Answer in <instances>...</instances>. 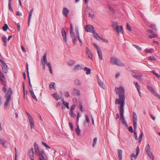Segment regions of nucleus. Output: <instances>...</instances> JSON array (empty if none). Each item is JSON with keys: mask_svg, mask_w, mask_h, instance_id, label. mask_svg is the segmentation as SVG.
<instances>
[{"mask_svg": "<svg viewBox=\"0 0 160 160\" xmlns=\"http://www.w3.org/2000/svg\"><path fill=\"white\" fill-rule=\"evenodd\" d=\"M30 92L32 97L36 101H37V99L35 95H34L33 91L31 89L30 90Z\"/></svg>", "mask_w": 160, "mask_h": 160, "instance_id": "26", "label": "nucleus"}, {"mask_svg": "<svg viewBox=\"0 0 160 160\" xmlns=\"http://www.w3.org/2000/svg\"><path fill=\"white\" fill-rule=\"evenodd\" d=\"M42 144L43 145H44L46 148H48V149H49L50 148V147H49V146L47 145L46 143H45L43 142H42Z\"/></svg>", "mask_w": 160, "mask_h": 160, "instance_id": "58", "label": "nucleus"}, {"mask_svg": "<svg viewBox=\"0 0 160 160\" xmlns=\"http://www.w3.org/2000/svg\"><path fill=\"white\" fill-rule=\"evenodd\" d=\"M97 141V138L96 137L94 138L93 140V143L92 144V146L94 147L95 145L96 144V142Z\"/></svg>", "mask_w": 160, "mask_h": 160, "instance_id": "40", "label": "nucleus"}, {"mask_svg": "<svg viewBox=\"0 0 160 160\" xmlns=\"http://www.w3.org/2000/svg\"><path fill=\"white\" fill-rule=\"evenodd\" d=\"M133 83H134V84L135 85V87L138 90V91L139 93V95H140V97H141V92H140V86L138 85V82H136L134 81L133 82Z\"/></svg>", "mask_w": 160, "mask_h": 160, "instance_id": "14", "label": "nucleus"}, {"mask_svg": "<svg viewBox=\"0 0 160 160\" xmlns=\"http://www.w3.org/2000/svg\"><path fill=\"white\" fill-rule=\"evenodd\" d=\"M149 27L151 28H154L156 29L155 28L156 26L154 24H150L149 25Z\"/></svg>", "mask_w": 160, "mask_h": 160, "instance_id": "55", "label": "nucleus"}, {"mask_svg": "<svg viewBox=\"0 0 160 160\" xmlns=\"http://www.w3.org/2000/svg\"><path fill=\"white\" fill-rule=\"evenodd\" d=\"M2 41H3V42L4 43V45H5V46H6V43L7 41V39L6 37L5 36L3 35L2 36Z\"/></svg>", "mask_w": 160, "mask_h": 160, "instance_id": "28", "label": "nucleus"}, {"mask_svg": "<svg viewBox=\"0 0 160 160\" xmlns=\"http://www.w3.org/2000/svg\"><path fill=\"white\" fill-rule=\"evenodd\" d=\"M0 80L2 82H4L5 81V78L2 74L1 72H0Z\"/></svg>", "mask_w": 160, "mask_h": 160, "instance_id": "23", "label": "nucleus"}, {"mask_svg": "<svg viewBox=\"0 0 160 160\" xmlns=\"http://www.w3.org/2000/svg\"><path fill=\"white\" fill-rule=\"evenodd\" d=\"M54 84H55V83L54 82H51V83L50 84H49V88H53V89H54Z\"/></svg>", "mask_w": 160, "mask_h": 160, "instance_id": "47", "label": "nucleus"}, {"mask_svg": "<svg viewBox=\"0 0 160 160\" xmlns=\"http://www.w3.org/2000/svg\"><path fill=\"white\" fill-rule=\"evenodd\" d=\"M142 76L141 75H134V78H136L137 80H139L141 78Z\"/></svg>", "mask_w": 160, "mask_h": 160, "instance_id": "39", "label": "nucleus"}, {"mask_svg": "<svg viewBox=\"0 0 160 160\" xmlns=\"http://www.w3.org/2000/svg\"><path fill=\"white\" fill-rule=\"evenodd\" d=\"M72 94L74 96H78L80 95V91L75 88L73 90Z\"/></svg>", "mask_w": 160, "mask_h": 160, "instance_id": "16", "label": "nucleus"}, {"mask_svg": "<svg viewBox=\"0 0 160 160\" xmlns=\"http://www.w3.org/2000/svg\"><path fill=\"white\" fill-rule=\"evenodd\" d=\"M97 52L98 55L99 56V58L101 60H102L103 59V57L102 55V52L101 50H99Z\"/></svg>", "mask_w": 160, "mask_h": 160, "instance_id": "24", "label": "nucleus"}, {"mask_svg": "<svg viewBox=\"0 0 160 160\" xmlns=\"http://www.w3.org/2000/svg\"><path fill=\"white\" fill-rule=\"evenodd\" d=\"M85 30L87 32H92V33L94 30L93 27L90 25H87L85 27Z\"/></svg>", "mask_w": 160, "mask_h": 160, "instance_id": "8", "label": "nucleus"}, {"mask_svg": "<svg viewBox=\"0 0 160 160\" xmlns=\"http://www.w3.org/2000/svg\"><path fill=\"white\" fill-rule=\"evenodd\" d=\"M98 38L99 39V40L100 41L101 40H102L103 41L105 42H108V41H107V39H105L101 37L100 36V38Z\"/></svg>", "mask_w": 160, "mask_h": 160, "instance_id": "51", "label": "nucleus"}, {"mask_svg": "<svg viewBox=\"0 0 160 160\" xmlns=\"http://www.w3.org/2000/svg\"><path fill=\"white\" fill-rule=\"evenodd\" d=\"M47 65L49 68V71H50V73L51 74L52 73V67L51 66V63H47Z\"/></svg>", "mask_w": 160, "mask_h": 160, "instance_id": "36", "label": "nucleus"}, {"mask_svg": "<svg viewBox=\"0 0 160 160\" xmlns=\"http://www.w3.org/2000/svg\"><path fill=\"white\" fill-rule=\"evenodd\" d=\"M122 151L121 150H118V154L119 159L121 160L122 159Z\"/></svg>", "mask_w": 160, "mask_h": 160, "instance_id": "22", "label": "nucleus"}, {"mask_svg": "<svg viewBox=\"0 0 160 160\" xmlns=\"http://www.w3.org/2000/svg\"><path fill=\"white\" fill-rule=\"evenodd\" d=\"M156 36V35L155 34H152L151 35H150L149 36V38H155Z\"/></svg>", "mask_w": 160, "mask_h": 160, "instance_id": "54", "label": "nucleus"}, {"mask_svg": "<svg viewBox=\"0 0 160 160\" xmlns=\"http://www.w3.org/2000/svg\"><path fill=\"white\" fill-rule=\"evenodd\" d=\"M34 146L35 150L39 149L38 146V145L37 144V143L36 142H35L34 143Z\"/></svg>", "mask_w": 160, "mask_h": 160, "instance_id": "59", "label": "nucleus"}, {"mask_svg": "<svg viewBox=\"0 0 160 160\" xmlns=\"http://www.w3.org/2000/svg\"><path fill=\"white\" fill-rule=\"evenodd\" d=\"M136 155L135 154H132L131 155V158L132 160H134L137 158L139 152V149L138 147L136 149Z\"/></svg>", "mask_w": 160, "mask_h": 160, "instance_id": "9", "label": "nucleus"}, {"mask_svg": "<svg viewBox=\"0 0 160 160\" xmlns=\"http://www.w3.org/2000/svg\"><path fill=\"white\" fill-rule=\"evenodd\" d=\"M74 82L76 85L78 86L81 85V82L78 79H76L74 81Z\"/></svg>", "mask_w": 160, "mask_h": 160, "instance_id": "29", "label": "nucleus"}, {"mask_svg": "<svg viewBox=\"0 0 160 160\" xmlns=\"http://www.w3.org/2000/svg\"><path fill=\"white\" fill-rule=\"evenodd\" d=\"M62 101L63 104L66 107L68 108L69 109V103L68 102H65L63 99H62Z\"/></svg>", "mask_w": 160, "mask_h": 160, "instance_id": "31", "label": "nucleus"}, {"mask_svg": "<svg viewBox=\"0 0 160 160\" xmlns=\"http://www.w3.org/2000/svg\"><path fill=\"white\" fill-rule=\"evenodd\" d=\"M65 96L66 97H68L70 96L69 92H64Z\"/></svg>", "mask_w": 160, "mask_h": 160, "instance_id": "53", "label": "nucleus"}, {"mask_svg": "<svg viewBox=\"0 0 160 160\" xmlns=\"http://www.w3.org/2000/svg\"><path fill=\"white\" fill-rule=\"evenodd\" d=\"M41 152H40L39 149H35V153L36 154L39 155V154H41Z\"/></svg>", "mask_w": 160, "mask_h": 160, "instance_id": "42", "label": "nucleus"}, {"mask_svg": "<svg viewBox=\"0 0 160 160\" xmlns=\"http://www.w3.org/2000/svg\"><path fill=\"white\" fill-rule=\"evenodd\" d=\"M39 160H47V157L44 153L41 152V154H39Z\"/></svg>", "mask_w": 160, "mask_h": 160, "instance_id": "12", "label": "nucleus"}, {"mask_svg": "<svg viewBox=\"0 0 160 160\" xmlns=\"http://www.w3.org/2000/svg\"><path fill=\"white\" fill-rule=\"evenodd\" d=\"M28 118L30 122L31 128L32 129L34 127V122L33 118L31 116L28 117Z\"/></svg>", "mask_w": 160, "mask_h": 160, "instance_id": "13", "label": "nucleus"}, {"mask_svg": "<svg viewBox=\"0 0 160 160\" xmlns=\"http://www.w3.org/2000/svg\"><path fill=\"white\" fill-rule=\"evenodd\" d=\"M30 158L31 160H33L34 159L33 155L34 154L33 149V148H31L29 151Z\"/></svg>", "mask_w": 160, "mask_h": 160, "instance_id": "18", "label": "nucleus"}, {"mask_svg": "<svg viewBox=\"0 0 160 160\" xmlns=\"http://www.w3.org/2000/svg\"><path fill=\"white\" fill-rule=\"evenodd\" d=\"M75 105H72L71 107V110L70 112L73 111V110L75 108Z\"/></svg>", "mask_w": 160, "mask_h": 160, "instance_id": "60", "label": "nucleus"}, {"mask_svg": "<svg viewBox=\"0 0 160 160\" xmlns=\"http://www.w3.org/2000/svg\"><path fill=\"white\" fill-rule=\"evenodd\" d=\"M47 54L45 53L44 55L42 56L41 59V63H46L47 62V60L46 58Z\"/></svg>", "mask_w": 160, "mask_h": 160, "instance_id": "20", "label": "nucleus"}, {"mask_svg": "<svg viewBox=\"0 0 160 160\" xmlns=\"http://www.w3.org/2000/svg\"><path fill=\"white\" fill-rule=\"evenodd\" d=\"M2 91L6 93L5 97L6 99V102L5 103V107H6L8 104L10 99V90L8 89L7 91L5 88H3Z\"/></svg>", "mask_w": 160, "mask_h": 160, "instance_id": "2", "label": "nucleus"}, {"mask_svg": "<svg viewBox=\"0 0 160 160\" xmlns=\"http://www.w3.org/2000/svg\"><path fill=\"white\" fill-rule=\"evenodd\" d=\"M83 68L82 66L80 65H76L73 69L74 71H76L80 70H82Z\"/></svg>", "mask_w": 160, "mask_h": 160, "instance_id": "19", "label": "nucleus"}, {"mask_svg": "<svg viewBox=\"0 0 160 160\" xmlns=\"http://www.w3.org/2000/svg\"><path fill=\"white\" fill-rule=\"evenodd\" d=\"M69 10L66 8H65L63 10V15L65 17H67L68 16V14L69 13Z\"/></svg>", "mask_w": 160, "mask_h": 160, "instance_id": "15", "label": "nucleus"}, {"mask_svg": "<svg viewBox=\"0 0 160 160\" xmlns=\"http://www.w3.org/2000/svg\"><path fill=\"white\" fill-rule=\"evenodd\" d=\"M80 117V114L79 112L78 113L77 116V122L78 121L79 119V117Z\"/></svg>", "mask_w": 160, "mask_h": 160, "instance_id": "62", "label": "nucleus"}, {"mask_svg": "<svg viewBox=\"0 0 160 160\" xmlns=\"http://www.w3.org/2000/svg\"><path fill=\"white\" fill-rule=\"evenodd\" d=\"M93 45L94 46V47H95V48L97 49V51L99 50H101L98 46V45L95 43H93Z\"/></svg>", "mask_w": 160, "mask_h": 160, "instance_id": "43", "label": "nucleus"}, {"mask_svg": "<svg viewBox=\"0 0 160 160\" xmlns=\"http://www.w3.org/2000/svg\"><path fill=\"white\" fill-rule=\"evenodd\" d=\"M0 143L2 144L4 147H6V142L3 140L0 139Z\"/></svg>", "mask_w": 160, "mask_h": 160, "instance_id": "33", "label": "nucleus"}, {"mask_svg": "<svg viewBox=\"0 0 160 160\" xmlns=\"http://www.w3.org/2000/svg\"><path fill=\"white\" fill-rule=\"evenodd\" d=\"M2 69L3 71L6 73L7 71V66L5 63L2 65Z\"/></svg>", "mask_w": 160, "mask_h": 160, "instance_id": "25", "label": "nucleus"}, {"mask_svg": "<svg viewBox=\"0 0 160 160\" xmlns=\"http://www.w3.org/2000/svg\"><path fill=\"white\" fill-rule=\"evenodd\" d=\"M152 72L154 74V75H155V76L158 78H160V76L157 73H156L155 72V71H152Z\"/></svg>", "mask_w": 160, "mask_h": 160, "instance_id": "44", "label": "nucleus"}, {"mask_svg": "<svg viewBox=\"0 0 160 160\" xmlns=\"http://www.w3.org/2000/svg\"><path fill=\"white\" fill-rule=\"evenodd\" d=\"M70 114L71 116L73 118H75L76 117V114L73 111L70 112Z\"/></svg>", "mask_w": 160, "mask_h": 160, "instance_id": "48", "label": "nucleus"}, {"mask_svg": "<svg viewBox=\"0 0 160 160\" xmlns=\"http://www.w3.org/2000/svg\"><path fill=\"white\" fill-rule=\"evenodd\" d=\"M114 30L118 34L122 32V27L121 25H118L116 27V28Z\"/></svg>", "mask_w": 160, "mask_h": 160, "instance_id": "10", "label": "nucleus"}, {"mask_svg": "<svg viewBox=\"0 0 160 160\" xmlns=\"http://www.w3.org/2000/svg\"><path fill=\"white\" fill-rule=\"evenodd\" d=\"M146 152L148 156L152 160L154 159V157L151 151V147L150 145L148 144L146 148Z\"/></svg>", "mask_w": 160, "mask_h": 160, "instance_id": "5", "label": "nucleus"}, {"mask_svg": "<svg viewBox=\"0 0 160 160\" xmlns=\"http://www.w3.org/2000/svg\"><path fill=\"white\" fill-rule=\"evenodd\" d=\"M142 136H143V133H142V132H141V133L140 135L139 136V139H138V141H139V143H141V142L142 140Z\"/></svg>", "mask_w": 160, "mask_h": 160, "instance_id": "41", "label": "nucleus"}, {"mask_svg": "<svg viewBox=\"0 0 160 160\" xmlns=\"http://www.w3.org/2000/svg\"><path fill=\"white\" fill-rule=\"evenodd\" d=\"M33 11V9L32 8L31 9L29 12V16H28V25H29L30 22V19H31V17L32 14V12Z\"/></svg>", "mask_w": 160, "mask_h": 160, "instance_id": "21", "label": "nucleus"}, {"mask_svg": "<svg viewBox=\"0 0 160 160\" xmlns=\"http://www.w3.org/2000/svg\"><path fill=\"white\" fill-rule=\"evenodd\" d=\"M149 60H156V58L150 56L149 57Z\"/></svg>", "mask_w": 160, "mask_h": 160, "instance_id": "57", "label": "nucleus"}, {"mask_svg": "<svg viewBox=\"0 0 160 160\" xmlns=\"http://www.w3.org/2000/svg\"><path fill=\"white\" fill-rule=\"evenodd\" d=\"M8 28H9L8 25L6 24H5L4 26L2 27L3 30L4 31H6L7 30Z\"/></svg>", "mask_w": 160, "mask_h": 160, "instance_id": "37", "label": "nucleus"}, {"mask_svg": "<svg viewBox=\"0 0 160 160\" xmlns=\"http://www.w3.org/2000/svg\"><path fill=\"white\" fill-rule=\"evenodd\" d=\"M115 90L117 94H118L119 98H117L115 100L116 104H120V105H124L125 97L124 89L122 87H116Z\"/></svg>", "mask_w": 160, "mask_h": 160, "instance_id": "1", "label": "nucleus"}, {"mask_svg": "<svg viewBox=\"0 0 160 160\" xmlns=\"http://www.w3.org/2000/svg\"><path fill=\"white\" fill-rule=\"evenodd\" d=\"M92 33L94 34V37L98 40H99L98 38H100V36H99L98 34H97L95 32V31H93Z\"/></svg>", "mask_w": 160, "mask_h": 160, "instance_id": "27", "label": "nucleus"}, {"mask_svg": "<svg viewBox=\"0 0 160 160\" xmlns=\"http://www.w3.org/2000/svg\"><path fill=\"white\" fill-rule=\"evenodd\" d=\"M124 105H120L119 107V108L120 110V119L122 120V121H123L125 120L124 118Z\"/></svg>", "mask_w": 160, "mask_h": 160, "instance_id": "6", "label": "nucleus"}, {"mask_svg": "<svg viewBox=\"0 0 160 160\" xmlns=\"http://www.w3.org/2000/svg\"><path fill=\"white\" fill-rule=\"evenodd\" d=\"M61 32L62 36L63 37L64 40L66 42V34L65 31V29L64 28H62L61 29Z\"/></svg>", "mask_w": 160, "mask_h": 160, "instance_id": "17", "label": "nucleus"}, {"mask_svg": "<svg viewBox=\"0 0 160 160\" xmlns=\"http://www.w3.org/2000/svg\"><path fill=\"white\" fill-rule=\"evenodd\" d=\"M27 75H28V82H29V85H30V87L31 88H32V85H31V83L30 80V78L29 75V74H28Z\"/></svg>", "mask_w": 160, "mask_h": 160, "instance_id": "56", "label": "nucleus"}, {"mask_svg": "<svg viewBox=\"0 0 160 160\" xmlns=\"http://www.w3.org/2000/svg\"><path fill=\"white\" fill-rule=\"evenodd\" d=\"M133 125L134 129L135 130H136L137 128V115L136 113L135 112H133Z\"/></svg>", "mask_w": 160, "mask_h": 160, "instance_id": "7", "label": "nucleus"}, {"mask_svg": "<svg viewBox=\"0 0 160 160\" xmlns=\"http://www.w3.org/2000/svg\"><path fill=\"white\" fill-rule=\"evenodd\" d=\"M85 118H86V121L87 123H89V119L88 117V115H85Z\"/></svg>", "mask_w": 160, "mask_h": 160, "instance_id": "52", "label": "nucleus"}, {"mask_svg": "<svg viewBox=\"0 0 160 160\" xmlns=\"http://www.w3.org/2000/svg\"><path fill=\"white\" fill-rule=\"evenodd\" d=\"M86 52L87 54L88 57L91 58L92 59V53L89 50V48L88 47L86 48Z\"/></svg>", "mask_w": 160, "mask_h": 160, "instance_id": "11", "label": "nucleus"}, {"mask_svg": "<svg viewBox=\"0 0 160 160\" xmlns=\"http://www.w3.org/2000/svg\"><path fill=\"white\" fill-rule=\"evenodd\" d=\"M147 87L148 89L152 92L153 94L156 93V91L152 88L149 86H148Z\"/></svg>", "mask_w": 160, "mask_h": 160, "instance_id": "30", "label": "nucleus"}, {"mask_svg": "<svg viewBox=\"0 0 160 160\" xmlns=\"http://www.w3.org/2000/svg\"><path fill=\"white\" fill-rule=\"evenodd\" d=\"M118 23L117 22H115L113 23L112 26L114 29H115L117 26H118Z\"/></svg>", "mask_w": 160, "mask_h": 160, "instance_id": "38", "label": "nucleus"}, {"mask_svg": "<svg viewBox=\"0 0 160 160\" xmlns=\"http://www.w3.org/2000/svg\"><path fill=\"white\" fill-rule=\"evenodd\" d=\"M98 38L99 39V40L100 41L101 40H102L103 41L105 42H108V41H107V39H105L101 37L100 36V38Z\"/></svg>", "mask_w": 160, "mask_h": 160, "instance_id": "50", "label": "nucleus"}, {"mask_svg": "<svg viewBox=\"0 0 160 160\" xmlns=\"http://www.w3.org/2000/svg\"><path fill=\"white\" fill-rule=\"evenodd\" d=\"M75 131L77 133V134L78 135H79L80 134V130L79 129V128L78 125H77V128L75 129Z\"/></svg>", "mask_w": 160, "mask_h": 160, "instance_id": "34", "label": "nucleus"}, {"mask_svg": "<svg viewBox=\"0 0 160 160\" xmlns=\"http://www.w3.org/2000/svg\"><path fill=\"white\" fill-rule=\"evenodd\" d=\"M54 98L57 100H59L60 98V97L58 96V94L55 93H54L53 94Z\"/></svg>", "mask_w": 160, "mask_h": 160, "instance_id": "35", "label": "nucleus"}, {"mask_svg": "<svg viewBox=\"0 0 160 160\" xmlns=\"http://www.w3.org/2000/svg\"><path fill=\"white\" fill-rule=\"evenodd\" d=\"M110 62L112 64H116L119 66H124V64L117 58L113 57L111 58Z\"/></svg>", "mask_w": 160, "mask_h": 160, "instance_id": "3", "label": "nucleus"}, {"mask_svg": "<svg viewBox=\"0 0 160 160\" xmlns=\"http://www.w3.org/2000/svg\"><path fill=\"white\" fill-rule=\"evenodd\" d=\"M84 70L86 71V73L88 75L90 74L91 69L90 68H88L87 67H85L84 68Z\"/></svg>", "mask_w": 160, "mask_h": 160, "instance_id": "32", "label": "nucleus"}, {"mask_svg": "<svg viewBox=\"0 0 160 160\" xmlns=\"http://www.w3.org/2000/svg\"><path fill=\"white\" fill-rule=\"evenodd\" d=\"M75 62L73 61H70L68 62V64L70 66H73Z\"/></svg>", "mask_w": 160, "mask_h": 160, "instance_id": "49", "label": "nucleus"}, {"mask_svg": "<svg viewBox=\"0 0 160 160\" xmlns=\"http://www.w3.org/2000/svg\"><path fill=\"white\" fill-rule=\"evenodd\" d=\"M69 126H70L71 130H72L73 129V125H72V123L71 122H69Z\"/></svg>", "mask_w": 160, "mask_h": 160, "instance_id": "63", "label": "nucleus"}, {"mask_svg": "<svg viewBox=\"0 0 160 160\" xmlns=\"http://www.w3.org/2000/svg\"><path fill=\"white\" fill-rule=\"evenodd\" d=\"M145 52L146 53H152L153 52V50L152 49H146Z\"/></svg>", "mask_w": 160, "mask_h": 160, "instance_id": "46", "label": "nucleus"}, {"mask_svg": "<svg viewBox=\"0 0 160 160\" xmlns=\"http://www.w3.org/2000/svg\"><path fill=\"white\" fill-rule=\"evenodd\" d=\"M73 27L72 25V23L70 24V36L72 38L73 41V42L74 44H76V42L77 41L76 38L75 37L74 33L73 31Z\"/></svg>", "mask_w": 160, "mask_h": 160, "instance_id": "4", "label": "nucleus"}, {"mask_svg": "<svg viewBox=\"0 0 160 160\" xmlns=\"http://www.w3.org/2000/svg\"><path fill=\"white\" fill-rule=\"evenodd\" d=\"M153 95L156 96L159 99H160V95L158 94L156 92V93L154 94Z\"/></svg>", "mask_w": 160, "mask_h": 160, "instance_id": "64", "label": "nucleus"}, {"mask_svg": "<svg viewBox=\"0 0 160 160\" xmlns=\"http://www.w3.org/2000/svg\"><path fill=\"white\" fill-rule=\"evenodd\" d=\"M127 29L129 31H132V28L130 25L128 23L127 24Z\"/></svg>", "mask_w": 160, "mask_h": 160, "instance_id": "45", "label": "nucleus"}, {"mask_svg": "<svg viewBox=\"0 0 160 160\" xmlns=\"http://www.w3.org/2000/svg\"><path fill=\"white\" fill-rule=\"evenodd\" d=\"M129 131L131 132H133V130L132 129V126H130L128 128Z\"/></svg>", "mask_w": 160, "mask_h": 160, "instance_id": "61", "label": "nucleus"}]
</instances>
